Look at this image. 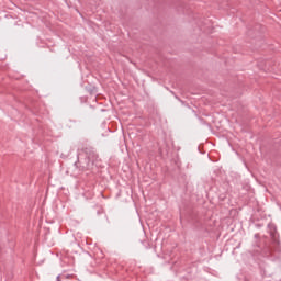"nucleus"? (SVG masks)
<instances>
[{
	"label": "nucleus",
	"mask_w": 281,
	"mask_h": 281,
	"mask_svg": "<svg viewBox=\"0 0 281 281\" xmlns=\"http://www.w3.org/2000/svg\"><path fill=\"white\" fill-rule=\"evenodd\" d=\"M75 281H80L79 279H75Z\"/></svg>",
	"instance_id": "f03ea898"
},
{
	"label": "nucleus",
	"mask_w": 281,
	"mask_h": 281,
	"mask_svg": "<svg viewBox=\"0 0 281 281\" xmlns=\"http://www.w3.org/2000/svg\"><path fill=\"white\" fill-rule=\"evenodd\" d=\"M65 280H71V281H76L78 280V278H76L74 274H66L64 276Z\"/></svg>",
	"instance_id": "f257e3e1"
}]
</instances>
